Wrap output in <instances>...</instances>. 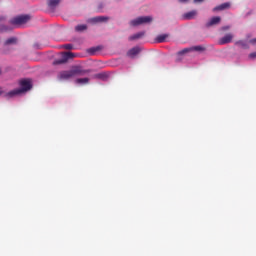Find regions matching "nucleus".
Listing matches in <instances>:
<instances>
[{"label": "nucleus", "instance_id": "obj_1", "mask_svg": "<svg viewBox=\"0 0 256 256\" xmlns=\"http://www.w3.org/2000/svg\"><path fill=\"white\" fill-rule=\"evenodd\" d=\"M85 73H91V70H83L81 66H74L71 70L62 71L59 74V79L69 81L77 75H85Z\"/></svg>", "mask_w": 256, "mask_h": 256}, {"label": "nucleus", "instance_id": "obj_2", "mask_svg": "<svg viewBox=\"0 0 256 256\" xmlns=\"http://www.w3.org/2000/svg\"><path fill=\"white\" fill-rule=\"evenodd\" d=\"M20 87L21 88H17V89H14V90L8 92L7 96L15 97V95H21V93H27V91H31L33 84H31L30 79H23L20 81Z\"/></svg>", "mask_w": 256, "mask_h": 256}, {"label": "nucleus", "instance_id": "obj_3", "mask_svg": "<svg viewBox=\"0 0 256 256\" xmlns=\"http://www.w3.org/2000/svg\"><path fill=\"white\" fill-rule=\"evenodd\" d=\"M31 20V16L29 15H20L10 20V25H14L17 27V25H25V23H28Z\"/></svg>", "mask_w": 256, "mask_h": 256}, {"label": "nucleus", "instance_id": "obj_4", "mask_svg": "<svg viewBox=\"0 0 256 256\" xmlns=\"http://www.w3.org/2000/svg\"><path fill=\"white\" fill-rule=\"evenodd\" d=\"M151 21H153V17L141 16V17H138V18L132 20L130 22V25H132V27H137L138 25H145L147 23H151Z\"/></svg>", "mask_w": 256, "mask_h": 256}, {"label": "nucleus", "instance_id": "obj_5", "mask_svg": "<svg viewBox=\"0 0 256 256\" xmlns=\"http://www.w3.org/2000/svg\"><path fill=\"white\" fill-rule=\"evenodd\" d=\"M73 57H75V54H73L72 52H64L62 53L61 59L54 61V65H63V63H67L69 59H73Z\"/></svg>", "mask_w": 256, "mask_h": 256}, {"label": "nucleus", "instance_id": "obj_6", "mask_svg": "<svg viewBox=\"0 0 256 256\" xmlns=\"http://www.w3.org/2000/svg\"><path fill=\"white\" fill-rule=\"evenodd\" d=\"M233 37L234 36L231 33L226 34L224 37L218 40V45H227L231 43V41H233Z\"/></svg>", "mask_w": 256, "mask_h": 256}, {"label": "nucleus", "instance_id": "obj_7", "mask_svg": "<svg viewBox=\"0 0 256 256\" xmlns=\"http://www.w3.org/2000/svg\"><path fill=\"white\" fill-rule=\"evenodd\" d=\"M226 9H231V2L222 3L213 8L214 13L217 11H225Z\"/></svg>", "mask_w": 256, "mask_h": 256}, {"label": "nucleus", "instance_id": "obj_8", "mask_svg": "<svg viewBox=\"0 0 256 256\" xmlns=\"http://www.w3.org/2000/svg\"><path fill=\"white\" fill-rule=\"evenodd\" d=\"M219 23H221V17L215 16L206 23V27H213V25H219Z\"/></svg>", "mask_w": 256, "mask_h": 256}, {"label": "nucleus", "instance_id": "obj_9", "mask_svg": "<svg viewBox=\"0 0 256 256\" xmlns=\"http://www.w3.org/2000/svg\"><path fill=\"white\" fill-rule=\"evenodd\" d=\"M92 23H105V21H109V17L105 16H97L94 18H91Z\"/></svg>", "mask_w": 256, "mask_h": 256}, {"label": "nucleus", "instance_id": "obj_10", "mask_svg": "<svg viewBox=\"0 0 256 256\" xmlns=\"http://www.w3.org/2000/svg\"><path fill=\"white\" fill-rule=\"evenodd\" d=\"M139 53H141V49H139V47H134L128 51L127 55H128V57L133 58L136 55H139Z\"/></svg>", "mask_w": 256, "mask_h": 256}, {"label": "nucleus", "instance_id": "obj_11", "mask_svg": "<svg viewBox=\"0 0 256 256\" xmlns=\"http://www.w3.org/2000/svg\"><path fill=\"white\" fill-rule=\"evenodd\" d=\"M237 47H241V49H249V44L245 40H238L235 42Z\"/></svg>", "mask_w": 256, "mask_h": 256}, {"label": "nucleus", "instance_id": "obj_12", "mask_svg": "<svg viewBox=\"0 0 256 256\" xmlns=\"http://www.w3.org/2000/svg\"><path fill=\"white\" fill-rule=\"evenodd\" d=\"M9 45H17V38L16 37H11L8 38L6 41H4V46L7 47Z\"/></svg>", "mask_w": 256, "mask_h": 256}, {"label": "nucleus", "instance_id": "obj_13", "mask_svg": "<svg viewBox=\"0 0 256 256\" xmlns=\"http://www.w3.org/2000/svg\"><path fill=\"white\" fill-rule=\"evenodd\" d=\"M169 38V34H160L156 37L157 43H165V41Z\"/></svg>", "mask_w": 256, "mask_h": 256}, {"label": "nucleus", "instance_id": "obj_14", "mask_svg": "<svg viewBox=\"0 0 256 256\" xmlns=\"http://www.w3.org/2000/svg\"><path fill=\"white\" fill-rule=\"evenodd\" d=\"M195 15H197V11L192 10V11H190V12L184 14L183 17H184V19H186L187 21H189V20L193 19V18L195 17Z\"/></svg>", "mask_w": 256, "mask_h": 256}, {"label": "nucleus", "instance_id": "obj_15", "mask_svg": "<svg viewBox=\"0 0 256 256\" xmlns=\"http://www.w3.org/2000/svg\"><path fill=\"white\" fill-rule=\"evenodd\" d=\"M60 3L61 0H48V7H50V9H55V7H57V5Z\"/></svg>", "mask_w": 256, "mask_h": 256}, {"label": "nucleus", "instance_id": "obj_16", "mask_svg": "<svg viewBox=\"0 0 256 256\" xmlns=\"http://www.w3.org/2000/svg\"><path fill=\"white\" fill-rule=\"evenodd\" d=\"M144 35H145V32H139L137 34L130 36L128 39L129 41H135L137 39H141V37H144Z\"/></svg>", "mask_w": 256, "mask_h": 256}, {"label": "nucleus", "instance_id": "obj_17", "mask_svg": "<svg viewBox=\"0 0 256 256\" xmlns=\"http://www.w3.org/2000/svg\"><path fill=\"white\" fill-rule=\"evenodd\" d=\"M75 83H77V85H87L89 78H78L75 80Z\"/></svg>", "mask_w": 256, "mask_h": 256}, {"label": "nucleus", "instance_id": "obj_18", "mask_svg": "<svg viewBox=\"0 0 256 256\" xmlns=\"http://www.w3.org/2000/svg\"><path fill=\"white\" fill-rule=\"evenodd\" d=\"M86 29H87L86 24H80L75 27V31H77V32L86 31Z\"/></svg>", "mask_w": 256, "mask_h": 256}, {"label": "nucleus", "instance_id": "obj_19", "mask_svg": "<svg viewBox=\"0 0 256 256\" xmlns=\"http://www.w3.org/2000/svg\"><path fill=\"white\" fill-rule=\"evenodd\" d=\"M192 51V48H184L183 50L179 51L177 55H187V53H190Z\"/></svg>", "mask_w": 256, "mask_h": 256}, {"label": "nucleus", "instance_id": "obj_20", "mask_svg": "<svg viewBox=\"0 0 256 256\" xmlns=\"http://www.w3.org/2000/svg\"><path fill=\"white\" fill-rule=\"evenodd\" d=\"M62 49H66L67 51H71V49H73V45L72 44H64L62 46Z\"/></svg>", "mask_w": 256, "mask_h": 256}, {"label": "nucleus", "instance_id": "obj_21", "mask_svg": "<svg viewBox=\"0 0 256 256\" xmlns=\"http://www.w3.org/2000/svg\"><path fill=\"white\" fill-rule=\"evenodd\" d=\"M191 49H192V51H205V47H203V46H195Z\"/></svg>", "mask_w": 256, "mask_h": 256}, {"label": "nucleus", "instance_id": "obj_22", "mask_svg": "<svg viewBox=\"0 0 256 256\" xmlns=\"http://www.w3.org/2000/svg\"><path fill=\"white\" fill-rule=\"evenodd\" d=\"M249 59H256V52H252L249 54Z\"/></svg>", "mask_w": 256, "mask_h": 256}, {"label": "nucleus", "instance_id": "obj_23", "mask_svg": "<svg viewBox=\"0 0 256 256\" xmlns=\"http://www.w3.org/2000/svg\"><path fill=\"white\" fill-rule=\"evenodd\" d=\"M229 29H231L230 26H224L221 28V31H229Z\"/></svg>", "mask_w": 256, "mask_h": 256}, {"label": "nucleus", "instance_id": "obj_24", "mask_svg": "<svg viewBox=\"0 0 256 256\" xmlns=\"http://www.w3.org/2000/svg\"><path fill=\"white\" fill-rule=\"evenodd\" d=\"M249 43H251L252 45H256V38L251 39V40L249 41Z\"/></svg>", "mask_w": 256, "mask_h": 256}, {"label": "nucleus", "instance_id": "obj_25", "mask_svg": "<svg viewBox=\"0 0 256 256\" xmlns=\"http://www.w3.org/2000/svg\"><path fill=\"white\" fill-rule=\"evenodd\" d=\"M179 1V3H187V1H189V0H178Z\"/></svg>", "mask_w": 256, "mask_h": 256}, {"label": "nucleus", "instance_id": "obj_26", "mask_svg": "<svg viewBox=\"0 0 256 256\" xmlns=\"http://www.w3.org/2000/svg\"><path fill=\"white\" fill-rule=\"evenodd\" d=\"M204 0H194V3H202Z\"/></svg>", "mask_w": 256, "mask_h": 256}, {"label": "nucleus", "instance_id": "obj_27", "mask_svg": "<svg viewBox=\"0 0 256 256\" xmlns=\"http://www.w3.org/2000/svg\"><path fill=\"white\" fill-rule=\"evenodd\" d=\"M11 29H13V28H10V29L4 28L5 31H11Z\"/></svg>", "mask_w": 256, "mask_h": 256}, {"label": "nucleus", "instance_id": "obj_28", "mask_svg": "<svg viewBox=\"0 0 256 256\" xmlns=\"http://www.w3.org/2000/svg\"><path fill=\"white\" fill-rule=\"evenodd\" d=\"M0 75H1V70H0Z\"/></svg>", "mask_w": 256, "mask_h": 256}]
</instances>
